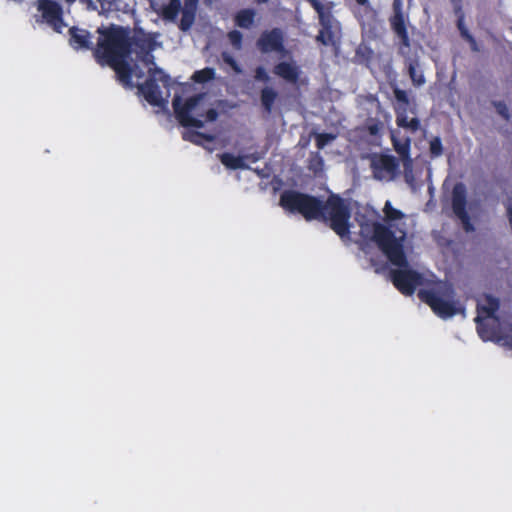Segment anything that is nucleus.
I'll return each mask as SVG.
<instances>
[{"label": "nucleus", "mask_w": 512, "mask_h": 512, "mask_svg": "<svg viewBox=\"0 0 512 512\" xmlns=\"http://www.w3.org/2000/svg\"><path fill=\"white\" fill-rule=\"evenodd\" d=\"M95 57L114 68L119 80L128 87H139L152 105L163 106L169 96L168 76L158 69L150 52L160 46L156 34L135 32L133 36L119 26L98 29Z\"/></svg>", "instance_id": "1"}, {"label": "nucleus", "mask_w": 512, "mask_h": 512, "mask_svg": "<svg viewBox=\"0 0 512 512\" xmlns=\"http://www.w3.org/2000/svg\"><path fill=\"white\" fill-rule=\"evenodd\" d=\"M385 225L380 223H364L361 225L363 237L374 240L391 264L397 268L392 271L394 285L406 295L414 292L422 284V276L409 268L403 252L406 237L405 215L391 205L385 203L383 209Z\"/></svg>", "instance_id": "2"}, {"label": "nucleus", "mask_w": 512, "mask_h": 512, "mask_svg": "<svg viewBox=\"0 0 512 512\" xmlns=\"http://www.w3.org/2000/svg\"><path fill=\"white\" fill-rule=\"evenodd\" d=\"M280 203L284 209L297 211L307 220L322 219L328 222L341 238L349 234L350 212L347 204L337 196H331L325 205H322L314 197L295 191H286L282 194Z\"/></svg>", "instance_id": "3"}, {"label": "nucleus", "mask_w": 512, "mask_h": 512, "mask_svg": "<svg viewBox=\"0 0 512 512\" xmlns=\"http://www.w3.org/2000/svg\"><path fill=\"white\" fill-rule=\"evenodd\" d=\"M475 321L482 339H495L512 348V323L501 320L497 298L490 294H483L478 298Z\"/></svg>", "instance_id": "4"}, {"label": "nucleus", "mask_w": 512, "mask_h": 512, "mask_svg": "<svg viewBox=\"0 0 512 512\" xmlns=\"http://www.w3.org/2000/svg\"><path fill=\"white\" fill-rule=\"evenodd\" d=\"M419 297L432 311L443 319L464 312V306L456 297L453 286L447 282H437L419 291Z\"/></svg>", "instance_id": "5"}, {"label": "nucleus", "mask_w": 512, "mask_h": 512, "mask_svg": "<svg viewBox=\"0 0 512 512\" xmlns=\"http://www.w3.org/2000/svg\"><path fill=\"white\" fill-rule=\"evenodd\" d=\"M173 107L181 124L187 127L200 128L205 122L214 121L217 117L204 94L191 97L185 102L177 97L173 100Z\"/></svg>", "instance_id": "6"}, {"label": "nucleus", "mask_w": 512, "mask_h": 512, "mask_svg": "<svg viewBox=\"0 0 512 512\" xmlns=\"http://www.w3.org/2000/svg\"><path fill=\"white\" fill-rule=\"evenodd\" d=\"M309 1L318 12L319 20L322 25V30L317 40L324 45H334L339 38V24L331 19L330 15L323 10V7L317 0Z\"/></svg>", "instance_id": "7"}, {"label": "nucleus", "mask_w": 512, "mask_h": 512, "mask_svg": "<svg viewBox=\"0 0 512 512\" xmlns=\"http://www.w3.org/2000/svg\"><path fill=\"white\" fill-rule=\"evenodd\" d=\"M374 178L380 181H391L398 174V164L394 157L375 154L371 158Z\"/></svg>", "instance_id": "8"}, {"label": "nucleus", "mask_w": 512, "mask_h": 512, "mask_svg": "<svg viewBox=\"0 0 512 512\" xmlns=\"http://www.w3.org/2000/svg\"><path fill=\"white\" fill-rule=\"evenodd\" d=\"M38 11L43 20L48 23L55 31L61 32L65 26L61 18L60 6L51 0H40L38 2Z\"/></svg>", "instance_id": "9"}, {"label": "nucleus", "mask_w": 512, "mask_h": 512, "mask_svg": "<svg viewBox=\"0 0 512 512\" xmlns=\"http://www.w3.org/2000/svg\"><path fill=\"white\" fill-rule=\"evenodd\" d=\"M273 73L288 83L295 84L299 80L300 70L292 60H282L273 68Z\"/></svg>", "instance_id": "10"}, {"label": "nucleus", "mask_w": 512, "mask_h": 512, "mask_svg": "<svg viewBox=\"0 0 512 512\" xmlns=\"http://www.w3.org/2000/svg\"><path fill=\"white\" fill-rule=\"evenodd\" d=\"M402 1L394 0V16L391 20V25L394 32L401 39V41L408 45V34L405 24V16L402 12Z\"/></svg>", "instance_id": "11"}, {"label": "nucleus", "mask_w": 512, "mask_h": 512, "mask_svg": "<svg viewBox=\"0 0 512 512\" xmlns=\"http://www.w3.org/2000/svg\"><path fill=\"white\" fill-rule=\"evenodd\" d=\"M465 187L462 184H457L453 189V210L454 213L461 219L464 228L469 231L472 229L467 220L465 211Z\"/></svg>", "instance_id": "12"}, {"label": "nucleus", "mask_w": 512, "mask_h": 512, "mask_svg": "<svg viewBox=\"0 0 512 512\" xmlns=\"http://www.w3.org/2000/svg\"><path fill=\"white\" fill-rule=\"evenodd\" d=\"M262 52L280 51L282 47V34L279 30L264 33L258 40Z\"/></svg>", "instance_id": "13"}, {"label": "nucleus", "mask_w": 512, "mask_h": 512, "mask_svg": "<svg viewBox=\"0 0 512 512\" xmlns=\"http://www.w3.org/2000/svg\"><path fill=\"white\" fill-rule=\"evenodd\" d=\"M219 159L221 163L228 169L237 170V169H247L248 161L256 162L257 158L253 156H238L232 153H223L219 155Z\"/></svg>", "instance_id": "14"}, {"label": "nucleus", "mask_w": 512, "mask_h": 512, "mask_svg": "<svg viewBox=\"0 0 512 512\" xmlns=\"http://www.w3.org/2000/svg\"><path fill=\"white\" fill-rule=\"evenodd\" d=\"M397 124L399 127L405 128L411 132H414L419 127V121L415 117L412 111H408L407 108L397 106Z\"/></svg>", "instance_id": "15"}, {"label": "nucleus", "mask_w": 512, "mask_h": 512, "mask_svg": "<svg viewBox=\"0 0 512 512\" xmlns=\"http://www.w3.org/2000/svg\"><path fill=\"white\" fill-rule=\"evenodd\" d=\"M391 137L394 144V148L403 158L404 167L407 170L411 163V160L408 158V148L410 140L408 137H400L397 131H393Z\"/></svg>", "instance_id": "16"}, {"label": "nucleus", "mask_w": 512, "mask_h": 512, "mask_svg": "<svg viewBox=\"0 0 512 512\" xmlns=\"http://www.w3.org/2000/svg\"><path fill=\"white\" fill-rule=\"evenodd\" d=\"M70 44L75 49L80 48H89L90 47V37L89 33L86 30L78 29V28H71L70 29Z\"/></svg>", "instance_id": "17"}, {"label": "nucleus", "mask_w": 512, "mask_h": 512, "mask_svg": "<svg viewBox=\"0 0 512 512\" xmlns=\"http://www.w3.org/2000/svg\"><path fill=\"white\" fill-rule=\"evenodd\" d=\"M255 12L250 9H244L237 13L235 17L236 24L241 28H250L254 23Z\"/></svg>", "instance_id": "18"}, {"label": "nucleus", "mask_w": 512, "mask_h": 512, "mask_svg": "<svg viewBox=\"0 0 512 512\" xmlns=\"http://www.w3.org/2000/svg\"><path fill=\"white\" fill-rule=\"evenodd\" d=\"M196 6L185 5L182 10V18L180 27L182 30H187L193 24L195 18Z\"/></svg>", "instance_id": "19"}, {"label": "nucleus", "mask_w": 512, "mask_h": 512, "mask_svg": "<svg viewBox=\"0 0 512 512\" xmlns=\"http://www.w3.org/2000/svg\"><path fill=\"white\" fill-rule=\"evenodd\" d=\"M180 7V0H170V2L163 7V17L167 20H174L180 11Z\"/></svg>", "instance_id": "20"}, {"label": "nucleus", "mask_w": 512, "mask_h": 512, "mask_svg": "<svg viewBox=\"0 0 512 512\" xmlns=\"http://www.w3.org/2000/svg\"><path fill=\"white\" fill-rule=\"evenodd\" d=\"M275 99H276V92L274 91V89H272L270 87H266L262 90L261 102L267 110L271 109Z\"/></svg>", "instance_id": "21"}, {"label": "nucleus", "mask_w": 512, "mask_h": 512, "mask_svg": "<svg viewBox=\"0 0 512 512\" xmlns=\"http://www.w3.org/2000/svg\"><path fill=\"white\" fill-rule=\"evenodd\" d=\"M184 137L198 145H204L205 143L211 142L213 140L212 136L204 135L194 131H189L185 133Z\"/></svg>", "instance_id": "22"}, {"label": "nucleus", "mask_w": 512, "mask_h": 512, "mask_svg": "<svg viewBox=\"0 0 512 512\" xmlns=\"http://www.w3.org/2000/svg\"><path fill=\"white\" fill-rule=\"evenodd\" d=\"M215 71L211 68H205L193 74L194 81L204 83L214 77Z\"/></svg>", "instance_id": "23"}, {"label": "nucleus", "mask_w": 512, "mask_h": 512, "mask_svg": "<svg viewBox=\"0 0 512 512\" xmlns=\"http://www.w3.org/2000/svg\"><path fill=\"white\" fill-rule=\"evenodd\" d=\"M410 76L415 85H422L425 82L423 71L419 66H410Z\"/></svg>", "instance_id": "24"}, {"label": "nucleus", "mask_w": 512, "mask_h": 512, "mask_svg": "<svg viewBox=\"0 0 512 512\" xmlns=\"http://www.w3.org/2000/svg\"><path fill=\"white\" fill-rule=\"evenodd\" d=\"M335 139V136L332 134H318L316 136V143L318 148H323L325 145H327L329 142L333 141Z\"/></svg>", "instance_id": "25"}, {"label": "nucleus", "mask_w": 512, "mask_h": 512, "mask_svg": "<svg viewBox=\"0 0 512 512\" xmlns=\"http://www.w3.org/2000/svg\"><path fill=\"white\" fill-rule=\"evenodd\" d=\"M228 39L230 43L235 47L236 49L241 48V40H242V34L239 31H231L228 34Z\"/></svg>", "instance_id": "26"}, {"label": "nucleus", "mask_w": 512, "mask_h": 512, "mask_svg": "<svg viewBox=\"0 0 512 512\" xmlns=\"http://www.w3.org/2000/svg\"><path fill=\"white\" fill-rule=\"evenodd\" d=\"M430 152L434 156H439L442 152L441 141L438 138H434L430 142Z\"/></svg>", "instance_id": "27"}, {"label": "nucleus", "mask_w": 512, "mask_h": 512, "mask_svg": "<svg viewBox=\"0 0 512 512\" xmlns=\"http://www.w3.org/2000/svg\"><path fill=\"white\" fill-rule=\"evenodd\" d=\"M255 79L258 81L267 82L270 80V76L264 67H258L255 71Z\"/></svg>", "instance_id": "28"}, {"label": "nucleus", "mask_w": 512, "mask_h": 512, "mask_svg": "<svg viewBox=\"0 0 512 512\" xmlns=\"http://www.w3.org/2000/svg\"><path fill=\"white\" fill-rule=\"evenodd\" d=\"M223 60L227 63L235 72L240 73L241 69L236 61L227 53H223Z\"/></svg>", "instance_id": "29"}, {"label": "nucleus", "mask_w": 512, "mask_h": 512, "mask_svg": "<svg viewBox=\"0 0 512 512\" xmlns=\"http://www.w3.org/2000/svg\"><path fill=\"white\" fill-rule=\"evenodd\" d=\"M395 97L398 101L397 106H401L402 108H407V96L404 91L396 90L395 91Z\"/></svg>", "instance_id": "30"}, {"label": "nucleus", "mask_w": 512, "mask_h": 512, "mask_svg": "<svg viewBox=\"0 0 512 512\" xmlns=\"http://www.w3.org/2000/svg\"><path fill=\"white\" fill-rule=\"evenodd\" d=\"M507 214H508V219H509V223H510V226L512 228V198H510L507 202Z\"/></svg>", "instance_id": "31"}, {"label": "nucleus", "mask_w": 512, "mask_h": 512, "mask_svg": "<svg viewBox=\"0 0 512 512\" xmlns=\"http://www.w3.org/2000/svg\"><path fill=\"white\" fill-rule=\"evenodd\" d=\"M496 109L499 114H501L504 117H507V108L504 104H502V103L496 104Z\"/></svg>", "instance_id": "32"}, {"label": "nucleus", "mask_w": 512, "mask_h": 512, "mask_svg": "<svg viewBox=\"0 0 512 512\" xmlns=\"http://www.w3.org/2000/svg\"><path fill=\"white\" fill-rule=\"evenodd\" d=\"M198 0H185V5L197 6Z\"/></svg>", "instance_id": "33"}, {"label": "nucleus", "mask_w": 512, "mask_h": 512, "mask_svg": "<svg viewBox=\"0 0 512 512\" xmlns=\"http://www.w3.org/2000/svg\"><path fill=\"white\" fill-rule=\"evenodd\" d=\"M317 165H318L317 167L313 168L315 172H318L319 170H321V161L319 159L317 160Z\"/></svg>", "instance_id": "34"}, {"label": "nucleus", "mask_w": 512, "mask_h": 512, "mask_svg": "<svg viewBox=\"0 0 512 512\" xmlns=\"http://www.w3.org/2000/svg\"><path fill=\"white\" fill-rule=\"evenodd\" d=\"M368 1H369V0H356V2H357L358 4H360V5H366V4H368Z\"/></svg>", "instance_id": "35"}, {"label": "nucleus", "mask_w": 512, "mask_h": 512, "mask_svg": "<svg viewBox=\"0 0 512 512\" xmlns=\"http://www.w3.org/2000/svg\"><path fill=\"white\" fill-rule=\"evenodd\" d=\"M257 3H266L268 0H255Z\"/></svg>", "instance_id": "36"}, {"label": "nucleus", "mask_w": 512, "mask_h": 512, "mask_svg": "<svg viewBox=\"0 0 512 512\" xmlns=\"http://www.w3.org/2000/svg\"><path fill=\"white\" fill-rule=\"evenodd\" d=\"M467 38L473 43V39L471 38V36L467 35Z\"/></svg>", "instance_id": "37"}, {"label": "nucleus", "mask_w": 512, "mask_h": 512, "mask_svg": "<svg viewBox=\"0 0 512 512\" xmlns=\"http://www.w3.org/2000/svg\"><path fill=\"white\" fill-rule=\"evenodd\" d=\"M208 3H212L214 0H205Z\"/></svg>", "instance_id": "38"}]
</instances>
